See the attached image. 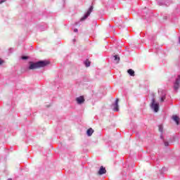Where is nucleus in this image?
<instances>
[{
    "label": "nucleus",
    "mask_w": 180,
    "mask_h": 180,
    "mask_svg": "<svg viewBox=\"0 0 180 180\" xmlns=\"http://www.w3.org/2000/svg\"><path fill=\"white\" fill-rule=\"evenodd\" d=\"M50 64L49 60H39L37 62H29L28 70H37V68H43L47 67Z\"/></svg>",
    "instance_id": "obj_1"
},
{
    "label": "nucleus",
    "mask_w": 180,
    "mask_h": 180,
    "mask_svg": "<svg viewBox=\"0 0 180 180\" xmlns=\"http://www.w3.org/2000/svg\"><path fill=\"white\" fill-rule=\"evenodd\" d=\"M150 108L155 113L160 110V103L155 102V98L154 97L151 100Z\"/></svg>",
    "instance_id": "obj_2"
},
{
    "label": "nucleus",
    "mask_w": 180,
    "mask_h": 180,
    "mask_svg": "<svg viewBox=\"0 0 180 180\" xmlns=\"http://www.w3.org/2000/svg\"><path fill=\"white\" fill-rule=\"evenodd\" d=\"M157 4L159 6H169L172 4L171 0H157Z\"/></svg>",
    "instance_id": "obj_3"
},
{
    "label": "nucleus",
    "mask_w": 180,
    "mask_h": 180,
    "mask_svg": "<svg viewBox=\"0 0 180 180\" xmlns=\"http://www.w3.org/2000/svg\"><path fill=\"white\" fill-rule=\"evenodd\" d=\"M159 96H160V102H164L167 98V91L160 89L158 90Z\"/></svg>",
    "instance_id": "obj_4"
},
{
    "label": "nucleus",
    "mask_w": 180,
    "mask_h": 180,
    "mask_svg": "<svg viewBox=\"0 0 180 180\" xmlns=\"http://www.w3.org/2000/svg\"><path fill=\"white\" fill-rule=\"evenodd\" d=\"M180 87V75H178L175 81L173 82V88L174 91H178Z\"/></svg>",
    "instance_id": "obj_5"
},
{
    "label": "nucleus",
    "mask_w": 180,
    "mask_h": 180,
    "mask_svg": "<svg viewBox=\"0 0 180 180\" xmlns=\"http://www.w3.org/2000/svg\"><path fill=\"white\" fill-rule=\"evenodd\" d=\"M92 11H94V6H91L88 11L84 13V16L80 19V22L85 20L92 13Z\"/></svg>",
    "instance_id": "obj_6"
},
{
    "label": "nucleus",
    "mask_w": 180,
    "mask_h": 180,
    "mask_svg": "<svg viewBox=\"0 0 180 180\" xmlns=\"http://www.w3.org/2000/svg\"><path fill=\"white\" fill-rule=\"evenodd\" d=\"M110 108L113 112H119V98L115 99V101L111 104Z\"/></svg>",
    "instance_id": "obj_7"
},
{
    "label": "nucleus",
    "mask_w": 180,
    "mask_h": 180,
    "mask_svg": "<svg viewBox=\"0 0 180 180\" xmlns=\"http://www.w3.org/2000/svg\"><path fill=\"white\" fill-rule=\"evenodd\" d=\"M76 101L77 105H82L84 102H85V98H84V96H80L77 98H76Z\"/></svg>",
    "instance_id": "obj_8"
},
{
    "label": "nucleus",
    "mask_w": 180,
    "mask_h": 180,
    "mask_svg": "<svg viewBox=\"0 0 180 180\" xmlns=\"http://www.w3.org/2000/svg\"><path fill=\"white\" fill-rule=\"evenodd\" d=\"M105 174H106V168L103 166H101L98 171V175H105Z\"/></svg>",
    "instance_id": "obj_9"
},
{
    "label": "nucleus",
    "mask_w": 180,
    "mask_h": 180,
    "mask_svg": "<svg viewBox=\"0 0 180 180\" xmlns=\"http://www.w3.org/2000/svg\"><path fill=\"white\" fill-rule=\"evenodd\" d=\"M111 58L116 64H119L120 61V56H119V55H113L111 56Z\"/></svg>",
    "instance_id": "obj_10"
},
{
    "label": "nucleus",
    "mask_w": 180,
    "mask_h": 180,
    "mask_svg": "<svg viewBox=\"0 0 180 180\" xmlns=\"http://www.w3.org/2000/svg\"><path fill=\"white\" fill-rule=\"evenodd\" d=\"M172 120L177 125L179 124V117H178L177 115H173Z\"/></svg>",
    "instance_id": "obj_11"
},
{
    "label": "nucleus",
    "mask_w": 180,
    "mask_h": 180,
    "mask_svg": "<svg viewBox=\"0 0 180 180\" xmlns=\"http://www.w3.org/2000/svg\"><path fill=\"white\" fill-rule=\"evenodd\" d=\"M92 134H94V129L92 128H89V129H87L86 135L88 136V137H91Z\"/></svg>",
    "instance_id": "obj_12"
},
{
    "label": "nucleus",
    "mask_w": 180,
    "mask_h": 180,
    "mask_svg": "<svg viewBox=\"0 0 180 180\" xmlns=\"http://www.w3.org/2000/svg\"><path fill=\"white\" fill-rule=\"evenodd\" d=\"M127 72L131 77H134V70L133 69H129Z\"/></svg>",
    "instance_id": "obj_13"
},
{
    "label": "nucleus",
    "mask_w": 180,
    "mask_h": 180,
    "mask_svg": "<svg viewBox=\"0 0 180 180\" xmlns=\"http://www.w3.org/2000/svg\"><path fill=\"white\" fill-rule=\"evenodd\" d=\"M84 64L86 67H91V62L88 60H84Z\"/></svg>",
    "instance_id": "obj_14"
},
{
    "label": "nucleus",
    "mask_w": 180,
    "mask_h": 180,
    "mask_svg": "<svg viewBox=\"0 0 180 180\" xmlns=\"http://www.w3.org/2000/svg\"><path fill=\"white\" fill-rule=\"evenodd\" d=\"M159 131L160 133H163V131H164V127H162V125H159Z\"/></svg>",
    "instance_id": "obj_15"
},
{
    "label": "nucleus",
    "mask_w": 180,
    "mask_h": 180,
    "mask_svg": "<svg viewBox=\"0 0 180 180\" xmlns=\"http://www.w3.org/2000/svg\"><path fill=\"white\" fill-rule=\"evenodd\" d=\"M21 60H29V56H21Z\"/></svg>",
    "instance_id": "obj_16"
},
{
    "label": "nucleus",
    "mask_w": 180,
    "mask_h": 180,
    "mask_svg": "<svg viewBox=\"0 0 180 180\" xmlns=\"http://www.w3.org/2000/svg\"><path fill=\"white\" fill-rule=\"evenodd\" d=\"M164 145L165 146V147H168V146H169V142H168V141H165V142H164Z\"/></svg>",
    "instance_id": "obj_17"
},
{
    "label": "nucleus",
    "mask_w": 180,
    "mask_h": 180,
    "mask_svg": "<svg viewBox=\"0 0 180 180\" xmlns=\"http://www.w3.org/2000/svg\"><path fill=\"white\" fill-rule=\"evenodd\" d=\"M4 2H6V0H0V5L1 4H4Z\"/></svg>",
    "instance_id": "obj_18"
},
{
    "label": "nucleus",
    "mask_w": 180,
    "mask_h": 180,
    "mask_svg": "<svg viewBox=\"0 0 180 180\" xmlns=\"http://www.w3.org/2000/svg\"><path fill=\"white\" fill-rule=\"evenodd\" d=\"M4 64V60L0 58V65H2Z\"/></svg>",
    "instance_id": "obj_19"
},
{
    "label": "nucleus",
    "mask_w": 180,
    "mask_h": 180,
    "mask_svg": "<svg viewBox=\"0 0 180 180\" xmlns=\"http://www.w3.org/2000/svg\"><path fill=\"white\" fill-rule=\"evenodd\" d=\"M160 139L161 140H164V136L162 135V133L160 134Z\"/></svg>",
    "instance_id": "obj_20"
},
{
    "label": "nucleus",
    "mask_w": 180,
    "mask_h": 180,
    "mask_svg": "<svg viewBox=\"0 0 180 180\" xmlns=\"http://www.w3.org/2000/svg\"><path fill=\"white\" fill-rule=\"evenodd\" d=\"M154 37H150V36H149V39H150V40H154Z\"/></svg>",
    "instance_id": "obj_21"
},
{
    "label": "nucleus",
    "mask_w": 180,
    "mask_h": 180,
    "mask_svg": "<svg viewBox=\"0 0 180 180\" xmlns=\"http://www.w3.org/2000/svg\"><path fill=\"white\" fill-rule=\"evenodd\" d=\"M74 32H75V33H77V32H78V29L75 28V29H74Z\"/></svg>",
    "instance_id": "obj_22"
},
{
    "label": "nucleus",
    "mask_w": 180,
    "mask_h": 180,
    "mask_svg": "<svg viewBox=\"0 0 180 180\" xmlns=\"http://www.w3.org/2000/svg\"><path fill=\"white\" fill-rule=\"evenodd\" d=\"M75 26H78V25H79V22H75Z\"/></svg>",
    "instance_id": "obj_23"
},
{
    "label": "nucleus",
    "mask_w": 180,
    "mask_h": 180,
    "mask_svg": "<svg viewBox=\"0 0 180 180\" xmlns=\"http://www.w3.org/2000/svg\"><path fill=\"white\" fill-rule=\"evenodd\" d=\"M162 170H163V171H167V168L163 167V168H162Z\"/></svg>",
    "instance_id": "obj_24"
},
{
    "label": "nucleus",
    "mask_w": 180,
    "mask_h": 180,
    "mask_svg": "<svg viewBox=\"0 0 180 180\" xmlns=\"http://www.w3.org/2000/svg\"><path fill=\"white\" fill-rule=\"evenodd\" d=\"M108 26H109L110 27H112V29H113V27H112L110 24H108Z\"/></svg>",
    "instance_id": "obj_25"
},
{
    "label": "nucleus",
    "mask_w": 180,
    "mask_h": 180,
    "mask_svg": "<svg viewBox=\"0 0 180 180\" xmlns=\"http://www.w3.org/2000/svg\"><path fill=\"white\" fill-rule=\"evenodd\" d=\"M40 30H43V28H41V27H40Z\"/></svg>",
    "instance_id": "obj_26"
},
{
    "label": "nucleus",
    "mask_w": 180,
    "mask_h": 180,
    "mask_svg": "<svg viewBox=\"0 0 180 180\" xmlns=\"http://www.w3.org/2000/svg\"><path fill=\"white\" fill-rule=\"evenodd\" d=\"M8 180H12V179H8Z\"/></svg>",
    "instance_id": "obj_27"
},
{
    "label": "nucleus",
    "mask_w": 180,
    "mask_h": 180,
    "mask_svg": "<svg viewBox=\"0 0 180 180\" xmlns=\"http://www.w3.org/2000/svg\"><path fill=\"white\" fill-rule=\"evenodd\" d=\"M73 41H75V39H73Z\"/></svg>",
    "instance_id": "obj_28"
}]
</instances>
